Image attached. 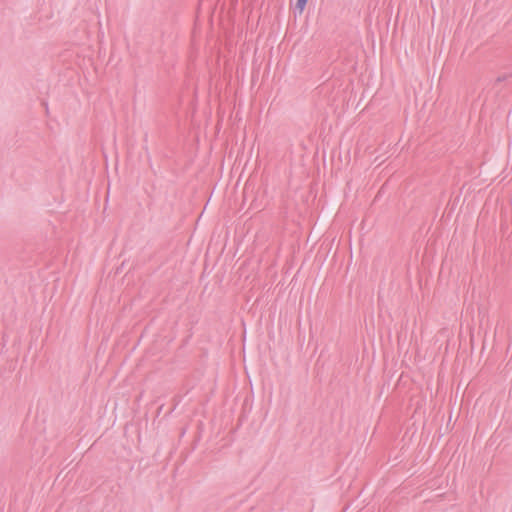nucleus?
<instances>
[{"label": "nucleus", "instance_id": "1", "mask_svg": "<svg viewBox=\"0 0 512 512\" xmlns=\"http://www.w3.org/2000/svg\"><path fill=\"white\" fill-rule=\"evenodd\" d=\"M308 0H297L296 2V8L299 10V12H303Z\"/></svg>", "mask_w": 512, "mask_h": 512}]
</instances>
